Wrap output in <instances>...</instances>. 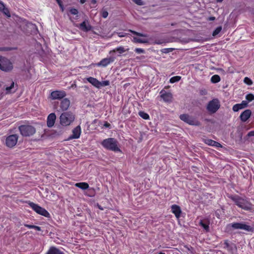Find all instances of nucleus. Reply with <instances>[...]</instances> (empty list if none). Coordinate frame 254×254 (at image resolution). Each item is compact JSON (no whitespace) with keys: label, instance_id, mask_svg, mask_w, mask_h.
I'll return each mask as SVG.
<instances>
[{"label":"nucleus","instance_id":"nucleus-1","mask_svg":"<svg viewBox=\"0 0 254 254\" xmlns=\"http://www.w3.org/2000/svg\"><path fill=\"white\" fill-rule=\"evenodd\" d=\"M102 145L106 149L114 152H121L118 141L114 138L104 139L101 142Z\"/></svg>","mask_w":254,"mask_h":254},{"label":"nucleus","instance_id":"nucleus-2","mask_svg":"<svg viewBox=\"0 0 254 254\" xmlns=\"http://www.w3.org/2000/svg\"><path fill=\"white\" fill-rule=\"evenodd\" d=\"M75 120L74 115L71 112L63 113L60 117V123L61 126L67 127L72 124Z\"/></svg>","mask_w":254,"mask_h":254},{"label":"nucleus","instance_id":"nucleus-3","mask_svg":"<svg viewBox=\"0 0 254 254\" xmlns=\"http://www.w3.org/2000/svg\"><path fill=\"white\" fill-rule=\"evenodd\" d=\"M231 199L240 208L246 210L252 209V205L247 199L239 196L231 197Z\"/></svg>","mask_w":254,"mask_h":254},{"label":"nucleus","instance_id":"nucleus-4","mask_svg":"<svg viewBox=\"0 0 254 254\" xmlns=\"http://www.w3.org/2000/svg\"><path fill=\"white\" fill-rule=\"evenodd\" d=\"M13 69V64L8 59L0 56V69L4 71H9Z\"/></svg>","mask_w":254,"mask_h":254},{"label":"nucleus","instance_id":"nucleus-5","mask_svg":"<svg viewBox=\"0 0 254 254\" xmlns=\"http://www.w3.org/2000/svg\"><path fill=\"white\" fill-rule=\"evenodd\" d=\"M19 130L22 136H29L32 135L36 132L35 128L32 126L22 125L19 127Z\"/></svg>","mask_w":254,"mask_h":254},{"label":"nucleus","instance_id":"nucleus-6","mask_svg":"<svg viewBox=\"0 0 254 254\" xmlns=\"http://www.w3.org/2000/svg\"><path fill=\"white\" fill-rule=\"evenodd\" d=\"M28 204L30 207L38 214L46 217H50V213L45 208L32 202H29Z\"/></svg>","mask_w":254,"mask_h":254},{"label":"nucleus","instance_id":"nucleus-7","mask_svg":"<svg viewBox=\"0 0 254 254\" xmlns=\"http://www.w3.org/2000/svg\"><path fill=\"white\" fill-rule=\"evenodd\" d=\"M180 118L183 121L186 123L192 126H199V122L196 120L194 119L193 117L190 116L188 114H182L180 116Z\"/></svg>","mask_w":254,"mask_h":254},{"label":"nucleus","instance_id":"nucleus-8","mask_svg":"<svg viewBox=\"0 0 254 254\" xmlns=\"http://www.w3.org/2000/svg\"><path fill=\"white\" fill-rule=\"evenodd\" d=\"M220 106L218 100L214 99L208 103L207 109L210 113H214L219 109Z\"/></svg>","mask_w":254,"mask_h":254},{"label":"nucleus","instance_id":"nucleus-9","mask_svg":"<svg viewBox=\"0 0 254 254\" xmlns=\"http://www.w3.org/2000/svg\"><path fill=\"white\" fill-rule=\"evenodd\" d=\"M18 138V135L16 134H12L9 135L6 138V145L9 147H13L17 143Z\"/></svg>","mask_w":254,"mask_h":254},{"label":"nucleus","instance_id":"nucleus-10","mask_svg":"<svg viewBox=\"0 0 254 254\" xmlns=\"http://www.w3.org/2000/svg\"><path fill=\"white\" fill-rule=\"evenodd\" d=\"M116 57L114 55H111L109 58H106L102 59L99 63H97L96 65L98 66L106 67L110 64L114 62Z\"/></svg>","mask_w":254,"mask_h":254},{"label":"nucleus","instance_id":"nucleus-11","mask_svg":"<svg viewBox=\"0 0 254 254\" xmlns=\"http://www.w3.org/2000/svg\"><path fill=\"white\" fill-rule=\"evenodd\" d=\"M66 96V93L63 90H56L51 93V98L53 100L61 99Z\"/></svg>","mask_w":254,"mask_h":254},{"label":"nucleus","instance_id":"nucleus-12","mask_svg":"<svg viewBox=\"0 0 254 254\" xmlns=\"http://www.w3.org/2000/svg\"><path fill=\"white\" fill-rule=\"evenodd\" d=\"M231 227L235 229H242L247 231H250L252 230V228L250 226L241 223H232L231 224Z\"/></svg>","mask_w":254,"mask_h":254},{"label":"nucleus","instance_id":"nucleus-13","mask_svg":"<svg viewBox=\"0 0 254 254\" xmlns=\"http://www.w3.org/2000/svg\"><path fill=\"white\" fill-rule=\"evenodd\" d=\"M81 133V129L80 126L74 128L72 131V134L68 137V140L77 139L80 137Z\"/></svg>","mask_w":254,"mask_h":254},{"label":"nucleus","instance_id":"nucleus-14","mask_svg":"<svg viewBox=\"0 0 254 254\" xmlns=\"http://www.w3.org/2000/svg\"><path fill=\"white\" fill-rule=\"evenodd\" d=\"M223 245V248L226 249L231 253L234 254L236 252L237 247L234 244L232 243H229L228 241L226 240L225 241Z\"/></svg>","mask_w":254,"mask_h":254},{"label":"nucleus","instance_id":"nucleus-15","mask_svg":"<svg viewBox=\"0 0 254 254\" xmlns=\"http://www.w3.org/2000/svg\"><path fill=\"white\" fill-rule=\"evenodd\" d=\"M160 94L161 98L163 99L164 101L166 102H170L172 101L173 95L171 93L162 90L161 91Z\"/></svg>","mask_w":254,"mask_h":254},{"label":"nucleus","instance_id":"nucleus-16","mask_svg":"<svg viewBox=\"0 0 254 254\" xmlns=\"http://www.w3.org/2000/svg\"><path fill=\"white\" fill-rule=\"evenodd\" d=\"M56 120V116L55 113H51L50 114L47 120V125L49 127H53L55 123V121Z\"/></svg>","mask_w":254,"mask_h":254},{"label":"nucleus","instance_id":"nucleus-17","mask_svg":"<svg viewBox=\"0 0 254 254\" xmlns=\"http://www.w3.org/2000/svg\"><path fill=\"white\" fill-rule=\"evenodd\" d=\"M129 50L128 48H126L125 47L123 46H119L117 47L116 48L113 49V50H111L110 51L109 54L111 55H114V54L116 52H118L119 54V56H120L121 54H123L124 53L128 51Z\"/></svg>","mask_w":254,"mask_h":254},{"label":"nucleus","instance_id":"nucleus-18","mask_svg":"<svg viewBox=\"0 0 254 254\" xmlns=\"http://www.w3.org/2000/svg\"><path fill=\"white\" fill-rule=\"evenodd\" d=\"M70 105V101L67 99L64 98L63 99L60 103V110L61 111H66L68 109Z\"/></svg>","mask_w":254,"mask_h":254},{"label":"nucleus","instance_id":"nucleus-19","mask_svg":"<svg viewBox=\"0 0 254 254\" xmlns=\"http://www.w3.org/2000/svg\"><path fill=\"white\" fill-rule=\"evenodd\" d=\"M78 27L80 30L85 32L90 31L92 28L88 20H85L80 23Z\"/></svg>","mask_w":254,"mask_h":254},{"label":"nucleus","instance_id":"nucleus-20","mask_svg":"<svg viewBox=\"0 0 254 254\" xmlns=\"http://www.w3.org/2000/svg\"><path fill=\"white\" fill-rule=\"evenodd\" d=\"M171 210L177 218H179L180 217L181 210L180 206L174 204L171 206Z\"/></svg>","mask_w":254,"mask_h":254},{"label":"nucleus","instance_id":"nucleus-21","mask_svg":"<svg viewBox=\"0 0 254 254\" xmlns=\"http://www.w3.org/2000/svg\"><path fill=\"white\" fill-rule=\"evenodd\" d=\"M251 113V110H245L240 115L241 120L243 122H246L250 117Z\"/></svg>","mask_w":254,"mask_h":254},{"label":"nucleus","instance_id":"nucleus-22","mask_svg":"<svg viewBox=\"0 0 254 254\" xmlns=\"http://www.w3.org/2000/svg\"><path fill=\"white\" fill-rule=\"evenodd\" d=\"M204 142L205 144L216 147H222V145L218 142L210 139H204Z\"/></svg>","mask_w":254,"mask_h":254},{"label":"nucleus","instance_id":"nucleus-23","mask_svg":"<svg viewBox=\"0 0 254 254\" xmlns=\"http://www.w3.org/2000/svg\"><path fill=\"white\" fill-rule=\"evenodd\" d=\"M0 11L3 12L7 17H10V14L8 9L5 7L4 3L0 1Z\"/></svg>","mask_w":254,"mask_h":254},{"label":"nucleus","instance_id":"nucleus-24","mask_svg":"<svg viewBox=\"0 0 254 254\" xmlns=\"http://www.w3.org/2000/svg\"><path fill=\"white\" fill-rule=\"evenodd\" d=\"M87 80L94 86L99 88V81L96 78L92 77H89L87 78Z\"/></svg>","mask_w":254,"mask_h":254},{"label":"nucleus","instance_id":"nucleus-25","mask_svg":"<svg viewBox=\"0 0 254 254\" xmlns=\"http://www.w3.org/2000/svg\"><path fill=\"white\" fill-rule=\"evenodd\" d=\"M75 186L83 190L87 189L89 188V185L85 182L77 183L75 184Z\"/></svg>","mask_w":254,"mask_h":254},{"label":"nucleus","instance_id":"nucleus-26","mask_svg":"<svg viewBox=\"0 0 254 254\" xmlns=\"http://www.w3.org/2000/svg\"><path fill=\"white\" fill-rule=\"evenodd\" d=\"M47 254H63V253L57 248L52 247L49 249Z\"/></svg>","mask_w":254,"mask_h":254},{"label":"nucleus","instance_id":"nucleus-27","mask_svg":"<svg viewBox=\"0 0 254 254\" xmlns=\"http://www.w3.org/2000/svg\"><path fill=\"white\" fill-rule=\"evenodd\" d=\"M200 225L203 228V229L207 232L209 231V227L208 223L204 222L202 220H200L199 222Z\"/></svg>","mask_w":254,"mask_h":254},{"label":"nucleus","instance_id":"nucleus-28","mask_svg":"<svg viewBox=\"0 0 254 254\" xmlns=\"http://www.w3.org/2000/svg\"><path fill=\"white\" fill-rule=\"evenodd\" d=\"M133 40L134 42L138 43H147L148 42V40L146 39H141L137 37H134Z\"/></svg>","mask_w":254,"mask_h":254},{"label":"nucleus","instance_id":"nucleus-29","mask_svg":"<svg viewBox=\"0 0 254 254\" xmlns=\"http://www.w3.org/2000/svg\"><path fill=\"white\" fill-rule=\"evenodd\" d=\"M211 81L214 83H217L220 81V77L218 75H214L211 77Z\"/></svg>","mask_w":254,"mask_h":254},{"label":"nucleus","instance_id":"nucleus-30","mask_svg":"<svg viewBox=\"0 0 254 254\" xmlns=\"http://www.w3.org/2000/svg\"><path fill=\"white\" fill-rule=\"evenodd\" d=\"M138 114L140 117L144 120H148L149 119V115L143 111L139 112Z\"/></svg>","mask_w":254,"mask_h":254},{"label":"nucleus","instance_id":"nucleus-31","mask_svg":"<svg viewBox=\"0 0 254 254\" xmlns=\"http://www.w3.org/2000/svg\"><path fill=\"white\" fill-rule=\"evenodd\" d=\"M181 77L180 76H175L171 77L170 79V82L171 83H174L176 82H178L181 79Z\"/></svg>","mask_w":254,"mask_h":254},{"label":"nucleus","instance_id":"nucleus-32","mask_svg":"<svg viewBox=\"0 0 254 254\" xmlns=\"http://www.w3.org/2000/svg\"><path fill=\"white\" fill-rule=\"evenodd\" d=\"M110 82L108 80L99 81V88H100L101 87L108 86Z\"/></svg>","mask_w":254,"mask_h":254},{"label":"nucleus","instance_id":"nucleus-33","mask_svg":"<svg viewBox=\"0 0 254 254\" xmlns=\"http://www.w3.org/2000/svg\"><path fill=\"white\" fill-rule=\"evenodd\" d=\"M221 30H222V27L221 26H219V27H217L215 29V30L213 32L212 35L213 36H216L217 35H218L221 32Z\"/></svg>","mask_w":254,"mask_h":254},{"label":"nucleus","instance_id":"nucleus-34","mask_svg":"<svg viewBox=\"0 0 254 254\" xmlns=\"http://www.w3.org/2000/svg\"><path fill=\"white\" fill-rule=\"evenodd\" d=\"M128 31L129 32H130L131 33H132V34H135L137 36H141V37H147V35L146 34H142L140 33H138L136 31H133L132 30H128Z\"/></svg>","mask_w":254,"mask_h":254},{"label":"nucleus","instance_id":"nucleus-35","mask_svg":"<svg viewBox=\"0 0 254 254\" xmlns=\"http://www.w3.org/2000/svg\"><path fill=\"white\" fill-rule=\"evenodd\" d=\"M246 99L248 102H251L254 100V95L252 94H249L246 95Z\"/></svg>","mask_w":254,"mask_h":254},{"label":"nucleus","instance_id":"nucleus-36","mask_svg":"<svg viewBox=\"0 0 254 254\" xmlns=\"http://www.w3.org/2000/svg\"><path fill=\"white\" fill-rule=\"evenodd\" d=\"M242 109V107L240 106V104H237L233 106V110L234 112H238L239 110Z\"/></svg>","mask_w":254,"mask_h":254},{"label":"nucleus","instance_id":"nucleus-37","mask_svg":"<svg viewBox=\"0 0 254 254\" xmlns=\"http://www.w3.org/2000/svg\"><path fill=\"white\" fill-rule=\"evenodd\" d=\"M244 82L246 84H248L249 85H252L253 84V82H252V80L250 78H249V77H246L244 78Z\"/></svg>","mask_w":254,"mask_h":254},{"label":"nucleus","instance_id":"nucleus-38","mask_svg":"<svg viewBox=\"0 0 254 254\" xmlns=\"http://www.w3.org/2000/svg\"><path fill=\"white\" fill-rule=\"evenodd\" d=\"M14 82H12L11 83V85H10V86H9V87H7L6 88V93H10V92H11V89H12V88H13V87H14Z\"/></svg>","mask_w":254,"mask_h":254},{"label":"nucleus","instance_id":"nucleus-39","mask_svg":"<svg viewBox=\"0 0 254 254\" xmlns=\"http://www.w3.org/2000/svg\"><path fill=\"white\" fill-rule=\"evenodd\" d=\"M70 12L73 15H76L78 14V11L77 9L72 8L70 9Z\"/></svg>","mask_w":254,"mask_h":254},{"label":"nucleus","instance_id":"nucleus-40","mask_svg":"<svg viewBox=\"0 0 254 254\" xmlns=\"http://www.w3.org/2000/svg\"><path fill=\"white\" fill-rule=\"evenodd\" d=\"M119 37H124L127 35V34L126 33L123 32H115Z\"/></svg>","mask_w":254,"mask_h":254},{"label":"nucleus","instance_id":"nucleus-41","mask_svg":"<svg viewBox=\"0 0 254 254\" xmlns=\"http://www.w3.org/2000/svg\"><path fill=\"white\" fill-rule=\"evenodd\" d=\"M134 3L138 5H142L144 3L142 0H132Z\"/></svg>","mask_w":254,"mask_h":254},{"label":"nucleus","instance_id":"nucleus-42","mask_svg":"<svg viewBox=\"0 0 254 254\" xmlns=\"http://www.w3.org/2000/svg\"><path fill=\"white\" fill-rule=\"evenodd\" d=\"M240 106L242 107V109H243L246 107L248 105V101H243L240 104Z\"/></svg>","mask_w":254,"mask_h":254},{"label":"nucleus","instance_id":"nucleus-43","mask_svg":"<svg viewBox=\"0 0 254 254\" xmlns=\"http://www.w3.org/2000/svg\"><path fill=\"white\" fill-rule=\"evenodd\" d=\"M240 106L242 107V109H243L246 107L248 105V101H243L240 104Z\"/></svg>","mask_w":254,"mask_h":254},{"label":"nucleus","instance_id":"nucleus-44","mask_svg":"<svg viewBox=\"0 0 254 254\" xmlns=\"http://www.w3.org/2000/svg\"><path fill=\"white\" fill-rule=\"evenodd\" d=\"M135 52L138 54L144 53L145 51L141 48H136L135 49Z\"/></svg>","mask_w":254,"mask_h":254},{"label":"nucleus","instance_id":"nucleus-45","mask_svg":"<svg viewBox=\"0 0 254 254\" xmlns=\"http://www.w3.org/2000/svg\"><path fill=\"white\" fill-rule=\"evenodd\" d=\"M108 12L106 11V10H103L102 12V16L104 18H106L108 17Z\"/></svg>","mask_w":254,"mask_h":254},{"label":"nucleus","instance_id":"nucleus-46","mask_svg":"<svg viewBox=\"0 0 254 254\" xmlns=\"http://www.w3.org/2000/svg\"><path fill=\"white\" fill-rule=\"evenodd\" d=\"M248 136H254V130H252V131H250V132L248 133Z\"/></svg>","mask_w":254,"mask_h":254},{"label":"nucleus","instance_id":"nucleus-47","mask_svg":"<svg viewBox=\"0 0 254 254\" xmlns=\"http://www.w3.org/2000/svg\"><path fill=\"white\" fill-rule=\"evenodd\" d=\"M25 226L30 229H34V225L26 224Z\"/></svg>","mask_w":254,"mask_h":254},{"label":"nucleus","instance_id":"nucleus-48","mask_svg":"<svg viewBox=\"0 0 254 254\" xmlns=\"http://www.w3.org/2000/svg\"><path fill=\"white\" fill-rule=\"evenodd\" d=\"M34 229H35L36 230H37V231H40L41 230V228L39 226H34Z\"/></svg>","mask_w":254,"mask_h":254},{"label":"nucleus","instance_id":"nucleus-49","mask_svg":"<svg viewBox=\"0 0 254 254\" xmlns=\"http://www.w3.org/2000/svg\"><path fill=\"white\" fill-rule=\"evenodd\" d=\"M59 5L60 7H61V8L62 9V10L64 11V8L63 5L62 4V2L60 3H59Z\"/></svg>","mask_w":254,"mask_h":254},{"label":"nucleus","instance_id":"nucleus-50","mask_svg":"<svg viewBox=\"0 0 254 254\" xmlns=\"http://www.w3.org/2000/svg\"><path fill=\"white\" fill-rule=\"evenodd\" d=\"M163 50H164V52L165 53H168V52L171 51L170 49H164Z\"/></svg>","mask_w":254,"mask_h":254},{"label":"nucleus","instance_id":"nucleus-51","mask_svg":"<svg viewBox=\"0 0 254 254\" xmlns=\"http://www.w3.org/2000/svg\"><path fill=\"white\" fill-rule=\"evenodd\" d=\"M215 19V17L213 16H211L208 18V20L210 21H213Z\"/></svg>","mask_w":254,"mask_h":254},{"label":"nucleus","instance_id":"nucleus-52","mask_svg":"<svg viewBox=\"0 0 254 254\" xmlns=\"http://www.w3.org/2000/svg\"><path fill=\"white\" fill-rule=\"evenodd\" d=\"M86 2V0H80V2L82 4L85 3Z\"/></svg>","mask_w":254,"mask_h":254},{"label":"nucleus","instance_id":"nucleus-53","mask_svg":"<svg viewBox=\"0 0 254 254\" xmlns=\"http://www.w3.org/2000/svg\"><path fill=\"white\" fill-rule=\"evenodd\" d=\"M97 206L99 208V209H100V210H103V208L100 205H99V204H97Z\"/></svg>","mask_w":254,"mask_h":254},{"label":"nucleus","instance_id":"nucleus-54","mask_svg":"<svg viewBox=\"0 0 254 254\" xmlns=\"http://www.w3.org/2000/svg\"><path fill=\"white\" fill-rule=\"evenodd\" d=\"M91 2L93 4H95L96 3V0H91Z\"/></svg>","mask_w":254,"mask_h":254},{"label":"nucleus","instance_id":"nucleus-55","mask_svg":"<svg viewBox=\"0 0 254 254\" xmlns=\"http://www.w3.org/2000/svg\"><path fill=\"white\" fill-rule=\"evenodd\" d=\"M109 126H110V124L109 123H107L105 124V126L106 127H108Z\"/></svg>","mask_w":254,"mask_h":254},{"label":"nucleus","instance_id":"nucleus-56","mask_svg":"<svg viewBox=\"0 0 254 254\" xmlns=\"http://www.w3.org/2000/svg\"><path fill=\"white\" fill-rule=\"evenodd\" d=\"M56 1H57L58 4L61 2V0H56Z\"/></svg>","mask_w":254,"mask_h":254},{"label":"nucleus","instance_id":"nucleus-57","mask_svg":"<svg viewBox=\"0 0 254 254\" xmlns=\"http://www.w3.org/2000/svg\"><path fill=\"white\" fill-rule=\"evenodd\" d=\"M218 2H221L223 0H216Z\"/></svg>","mask_w":254,"mask_h":254},{"label":"nucleus","instance_id":"nucleus-58","mask_svg":"<svg viewBox=\"0 0 254 254\" xmlns=\"http://www.w3.org/2000/svg\"><path fill=\"white\" fill-rule=\"evenodd\" d=\"M155 43L156 44H160L161 43V42H155Z\"/></svg>","mask_w":254,"mask_h":254},{"label":"nucleus","instance_id":"nucleus-59","mask_svg":"<svg viewBox=\"0 0 254 254\" xmlns=\"http://www.w3.org/2000/svg\"><path fill=\"white\" fill-rule=\"evenodd\" d=\"M136 59H139V58L138 57H136Z\"/></svg>","mask_w":254,"mask_h":254}]
</instances>
